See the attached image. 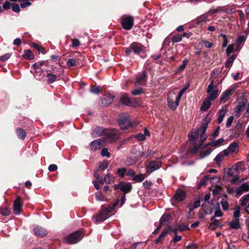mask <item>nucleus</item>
<instances>
[{"label": "nucleus", "mask_w": 249, "mask_h": 249, "mask_svg": "<svg viewBox=\"0 0 249 249\" xmlns=\"http://www.w3.org/2000/svg\"><path fill=\"white\" fill-rule=\"evenodd\" d=\"M83 230L75 231L65 237V241L68 244H74L79 242L84 237Z\"/></svg>", "instance_id": "obj_1"}, {"label": "nucleus", "mask_w": 249, "mask_h": 249, "mask_svg": "<svg viewBox=\"0 0 249 249\" xmlns=\"http://www.w3.org/2000/svg\"><path fill=\"white\" fill-rule=\"evenodd\" d=\"M117 121L120 128L122 130L127 129L132 125L130 117L125 113L120 114L118 116Z\"/></svg>", "instance_id": "obj_2"}, {"label": "nucleus", "mask_w": 249, "mask_h": 249, "mask_svg": "<svg viewBox=\"0 0 249 249\" xmlns=\"http://www.w3.org/2000/svg\"><path fill=\"white\" fill-rule=\"evenodd\" d=\"M145 47L141 43L134 42L130 44L129 47L125 49V55L129 56L131 54L132 51L135 54L140 55L141 53L144 51Z\"/></svg>", "instance_id": "obj_3"}, {"label": "nucleus", "mask_w": 249, "mask_h": 249, "mask_svg": "<svg viewBox=\"0 0 249 249\" xmlns=\"http://www.w3.org/2000/svg\"><path fill=\"white\" fill-rule=\"evenodd\" d=\"M121 22L124 29L129 30L134 24V18L131 16L124 15L122 17Z\"/></svg>", "instance_id": "obj_4"}, {"label": "nucleus", "mask_w": 249, "mask_h": 249, "mask_svg": "<svg viewBox=\"0 0 249 249\" xmlns=\"http://www.w3.org/2000/svg\"><path fill=\"white\" fill-rule=\"evenodd\" d=\"M148 76L145 71L138 73L136 76V83L142 86H144L147 81Z\"/></svg>", "instance_id": "obj_5"}, {"label": "nucleus", "mask_w": 249, "mask_h": 249, "mask_svg": "<svg viewBox=\"0 0 249 249\" xmlns=\"http://www.w3.org/2000/svg\"><path fill=\"white\" fill-rule=\"evenodd\" d=\"M23 204L21 197L18 196L13 204V211L16 214H20L22 210Z\"/></svg>", "instance_id": "obj_6"}, {"label": "nucleus", "mask_w": 249, "mask_h": 249, "mask_svg": "<svg viewBox=\"0 0 249 249\" xmlns=\"http://www.w3.org/2000/svg\"><path fill=\"white\" fill-rule=\"evenodd\" d=\"M161 166V161L152 160L150 161L146 167V172L149 174L159 169Z\"/></svg>", "instance_id": "obj_7"}, {"label": "nucleus", "mask_w": 249, "mask_h": 249, "mask_svg": "<svg viewBox=\"0 0 249 249\" xmlns=\"http://www.w3.org/2000/svg\"><path fill=\"white\" fill-rule=\"evenodd\" d=\"M208 114L203 119L201 125L198 128L196 132H198V134L200 133L201 134H206L205 132L208 127V125L210 122V118H208Z\"/></svg>", "instance_id": "obj_8"}, {"label": "nucleus", "mask_w": 249, "mask_h": 249, "mask_svg": "<svg viewBox=\"0 0 249 249\" xmlns=\"http://www.w3.org/2000/svg\"><path fill=\"white\" fill-rule=\"evenodd\" d=\"M235 90V89L234 88H232L231 89H228L224 91L220 98V103H224L226 102Z\"/></svg>", "instance_id": "obj_9"}, {"label": "nucleus", "mask_w": 249, "mask_h": 249, "mask_svg": "<svg viewBox=\"0 0 249 249\" xmlns=\"http://www.w3.org/2000/svg\"><path fill=\"white\" fill-rule=\"evenodd\" d=\"M46 71L48 72L46 77L47 78V83L49 84L53 83L56 80L60 79V74H54L52 73L51 70H46Z\"/></svg>", "instance_id": "obj_10"}, {"label": "nucleus", "mask_w": 249, "mask_h": 249, "mask_svg": "<svg viewBox=\"0 0 249 249\" xmlns=\"http://www.w3.org/2000/svg\"><path fill=\"white\" fill-rule=\"evenodd\" d=\"M121 184L122 185L120 186V190L123 195H126L132 191L133 187L131 183L121 181Z\"/></svg>", "instance_id": "obj_11"}, {"label": "nucleus", "mask_w": 249, "mask_h": 249, "mask_svg": "<svg viewBox=\"0 0 249 249\" xmlns=\"http://www.w3.org/2000/svg\"><path fill=\"white\" fill-rule=\"evenodd\" d=\"M106 140L98 139L92 141L90 144V146L92 150L96 151L98 149L101 148L102 146H104Z\"/></svg>", "instance_id": "obj_12"}, {"label": "nucleus", "mask_w": 249, "mask_h": 249, "mask_svg": "<svg viewBox=\"0 0 249 249\" xmlns=\"http://www.w3.org/2000/svg\"><path fill=\"white\" fill-rule=\"evenodd\" d=\"M247 101L246 100V101H242L239 103L238 105L234 109L235 112V116L236 117H239V116L241 115V113L245 109L246 105H247Z\"/></svg>", "instance_id": "obj_13"}, {"label": "nucleus", "mask_w": 249, "mask_h": 249, "mask_svg": "<svg viewBox=\"0 0 249 249\" xmlns=\"http://www.w3.org/2000/svg\"><path fill=\"white\" fill-rule=\"evenodd\" d=\"M180 100L178 99L177 97H176L175 102L173 98H171L168 95L167 96V104L168 107L173 110H175L177 107L179 105Z\"/></svg>", "instance_id": "obj_14"}, {"label": "nucleus", "mask_w": 249, "mask_h": 249, "mask_svg": "<svg viewBox=\"0 0 249 249\" xmlns=\"http://www.w3.org/2000/svg\"><path fill=\"white\" fill-rule=\"evenodd\" d=\"M187 196L186 193L180 189H178L175 193L173 198L176 200L181 202Z\"/></svg>", "instance_id": "obj_15"}, {"label": "nucleus", "mask_w": 249, "mask_h": 249, "mask_svg": "<svg viewBox=\"0 0 249 249\" xmlns=\"http://www.w3.org/2000/svg\"><path fill=\"white\" fill-rule=\"evenodd\" d=\"M119 133L116 131L105 134V138L110 142L118 140L119 138Z\"/></svg>", "instance_id": "obj_16"}, {"label": "nucleus", "mask_w": 249, "mask_h": 249, "mask_svg": "<svg viewBox=\"0 0 249 249\" xmlns=\"http://www.w3.org/2000/svg\"><path fill=\"white\" fill-rule=\"evenodd\" d=\"M192 35L191 32H183L182 34H177L172 37L171 40L173 43L180 42L182 37H186L189 38Z\"/></svg>", "instance_id": "obj_17"}, {"label": "nucleus", "mask_w": 249, "mask_h": 249, "mask_svg": "<svg viewBox=\"0 0 249 249\" xmlns=\"http://www.w3.org/2000/svg\"><path fill=\"white\" fill-rule=\"evenodd\" d=\"M120 100L123 105L125 106L129 107H132L133 106L132 100L129 97L127 93H124L122 94Z\"/></svg>", "instance_id": "obj_18"}, {"label": "nucleus", "mask_w": 249, "mask_h": 249, "mask_svg": "<svg viewBox=\"0 0 249 249\" xmlns=\"http://www.w3.org/2000/svg\"><path fill=\"white\" fill-rule=\"evenodd\" d=\"M34 234L37 236L42 237L47 234V231L43 228L37 226L34 229Z\"/></svg>", "instance_id": "obj_19"}, {"label": "nucleus", "mask_w": 249, "mask_h": 249, "mask_svg": "<svg viewBox=\"0 0 249 249\" xmlns=\"http://www.w3.org/2000/svg\"><path fill=\"white\" fill-rule=\"evenodd\" d=\"M109 215H106L102 211H101L97 215L93 216V219H94L95 223H101L106 220Z\"/></svg>", "instance_id": "obj_20"}, {"label": "nucleus", "mask_w": 249, "mask_h": 249, "mask_svg": "<svg viewBox=\"0 0 249 249\" xmlns=\"http://www.w3.org/2000/svg\"><path fill=\"white\" fill-rule=\"evenodd\" d=\"M114 98V96L109 94L107 97L102 99L101 101L99 103V105L103 106H107L113 102Z\"/></svg>", "instance_id": "obj_21"}, {"label": "nucleus", "mask_w": 249, "mask_h": 249, "mask_svg": "<svg viewBox=\"0 0 249 249\" xmlns=\"http://www.w3.org/2000/svg\"><path fill=\"white\" fill-rule=\"evenodd\" d=\"M246 40V36L244 35H240L238 36V37L235 40V45L236 47V50L239 51L242 46L244 44Z\"/></svg>", "instance_id": "obj_22"}, {"label": "nucleus", "mask_w": 249, "mask_h": 249, "mask_svg": "<svg viewBox=\"0 0 249 249\" xmlns=\"http://www.w3.org/2000/svg\"><path fill=\"white\" fill-rule=\"evenodd\" d=\"M228 111V110L227 105H224L222 107V109L219 111L218 117L217 118V123L218 124H221L222 122L223 119Z\"/></svg>", "instance_id": "obj_23"}, {"label": "nucleus", "mask_w": 249, "mask_h": 249, "mask_svg": "<svg viewBox=\"0 0 249 249\" xmlns=\"http://www.w3.org/2000/svg\"><path fill=\"white\" fill-rule=\"evenodd\" d=\"M172 228L170 226H168L165 228L163 231L161 232V233L159 237L155 241V243L156 244H158L160 242H162L166 235L167 233L169 231V230H171Z\"/></svg>", "instance_id": "obj_24"}, {"label": "nucleus", "mask_w": 249, "mask_h": 249, "mask_svg": "<svg viewBox=\"0 0 249 249\" xmlns=\"http://www.w3.org/2000/svg\"><path fill=\"white\" fill-rule=\"evenodd\" d=\"M106 133V129H104L101 127H97L92 133V136L93 137L95 138L97 137H100L102 135L105 136V134Z\"/></svg>", "instance_id": "obj_25"}, {"label": "nucleus", "mask_w": 249, "mask_h": 249, "mask_svg": "<svg viewBox=\"0 0 249 249\" xmlns=\"http://www.w3.org/2000/svg\"><path fill=\"white\" fill-rule=\"evenodd\" d=\"M201 208L204 213L206 214H211L213 212V209L210 202H205L202 204Z\"/></svg>", "instance_id": "obj_26"}, {"label": "nucleus", "mask_w": 249, "mask_h": 249, "mask_svg": "<svg viewBox=\"0 0 249 249\" xmlns=\"http://www.w3.org/2000/svg\"><path fill=\"white\" fill-rule=\"evenodd\" d=\"M207 98L209 100L213 101L215 100L219 95V90L217 85L215 86L214 90L212 91Z\"/></svg>", "instance_id": "obj_27"}, {"label": "nucleus", "mask_w": 249, "mask_h": 249, "mask_svg": "<svg viewBox=\"0 0 249 249\" xmlns=\"http://www.w3.org/2000/svg\"><path fill=\"white\" fill-rule=\"evenodd\" d=\"M225 12L227 13H231V11L229 10L228 9H225L222 7H217L215 9H211L208 13V15H212L213 14H215L219 12Z\"/></svg>", "instance_id": "obj_28"}, {"label": "nucleus", "mask_w": 249, "mask_h": 249, "mask_svg": "<svg viewBox=\"0 0 249 249\" xmlns=\"http://www.w3.org/2000/svg\"><path fill=\"white\" fill-rule=\"evenodd\" d=\"M198 137V132H191L188 135L189 140L192 144H194Z\"/></svg>", "instance_id": "obj_29"}, {"label": "nucleus", "mask_w": 249, "mask_h": 249, "mask_svg": "<svg viewBox=\"0 0 249 249\" xmlns=\"http://www.w3.org/2000/svg\"><path fill=\"white\" fill-rule=\"evenodd\" d=\"M48 65V61H40L34 64L32 66V68L35 70L39 69L42 66Z\"/></svg>", "instance_id": "obj_30"}, {"label": "nucleus", "mask_w": 249, "mask_h": 249, "mask_svg": "<svg viewBox=\"0 0 249 249\" xmlns=\"http://www.w3.org/2000/svg\"><path fill=\"white\" fill-rule=\"evenodd\" d=\"M211 100L206 98L202 103L200 109L202 111H207L211 106Z\"/></svg>", "instance_id": "obj_31"}, {"label": "nucleus", "mask_w": 249, "mask_h": 249, "mask_svg": "<svg viewBox=\"0 0 249 249\" xmlns=\"http://www.w3.org/2000/svg\"><path fill=\"white\" fill-rule=\"evenodd\" d=\"M16 133L18 137L21 140H24L26 137V132L25 130L22 128H18L17 129Z\"/></svg>", "instance_id": "obj_32"}, {"label": "nucleus", "mask_w": 249, "mask_h": 249, "mask_svg": "<svg viewBox=\"0 0 249 249\" xmlns=\"http://www.w3.org/2000/svg\"><path fill=\"white\" fill-rule=\"evenodd\" d=\"M231 229H238L240 227V224L239 219H235V220H232L229 223Z\"/></svg>", "instance_id": "obj_33"}, {"label": "nucleus", "mask_w": 249, "mask_h": 249, "mask_svg": "<svg viewBox=\"0 0 249 249\" xmlns=\"http://www.w3.org/2000/svg\"><path fill=\"white\" fill-rule=\"evenodd\" d=\"M214 178H211L209 175H206L204 178L200 179V183L198 185L197 188L200 189L202 186L206 184V182L209 179H213Z\"/></svg>", "instance_id": "obj_34"}, {"label": "nucleus", "mask_w": 249, "mask_h": 249, "mask_svg": "<svg viewBox=\"0 0 249 249\" xmlns=\"http://www.w3.org/2000/svg\"><path fill=\"white\" fill-rule=\"evenodd\" d=\"M23 57L27 59L32 60L34 59L35 56L34 53L30 50H25L24 51V54Z\"/></svg>", "instance_id": "obj_35"}, {"label": "nucleus", "mask_w": 249, "mask_h": 249, "mask_svg": "<svg viewBox=\"0 0 249 249\" xmlns=\"http://www.w3.org/2000/svg\"><path fill=\"white\" fill-rule=\"evenodd\" d=\"M238 147L239 145L237 142H233L230 144L228 150L231 153H235L238 151Z\"/></svg>", "instance_id": "obj_36"}, {"label": "nucleus", "mask_w": 249, "mask_h": 249, "mask_svg": "<svg viewBox=\"0 0 249 249\" xmlns=\"http://www.w3.org/2000/svg\"><path fill=\"white\" fill-rule=\"evenodd\" d=\"M30 45L33 48L39 52H41L43 54H44L46 53L45 49L43 47L38 45L36 43L32 42Z\"/></svg>", "instance_id": "obj_37"}, {"label": "nucleus", "mask_w": 249, "mask_h": 249, "mask_svg": "<svg viewBox=\"0 0 249 249\" xmlns=\"http://www.w3.org/2000/svg\"><path fill=\"white\" fill-rule=\"evenodd\" d=\"M234 44H231L229 45L226 49V53L227 56H229L231 53L237 52L236 48L234 49Z\"/></svg>", "instance_id": "obj_38"}, {"label": "nucleus", "mask_w": 249, "mask_h": 249, "mask_svg": "<svg viewBox=\"0 0 249 249\" xmlns=\"http://www.w3.org/2000/svg\"><path fill=\"white\" fill-rule=\"evenodd\" d=\"M236 56V54H232L229 57L225 63L226 67L229 68L231 67Z\"/></svg>", "instance_id": "obj_39"}, {"label": "nucleus", "mask_w": 249, "mask_h": 249, "mask_svg": "<svg viewBox=\"0 0 249 249\" xmlns=\"http://www.w3.org/2000/svg\"><path fill=\"white\" fill-rule=\"evenodd\" d=\"M172 219V216L170 214H164L160 219V223L162 225L163 222H167Z\"/></svg>", "instance_id": "obj_40"}, {"label": "nucleus", "mask_w": 249, "mask_h": 249, "mask_svg": "<svg viewBox=\"0 0 249 249\" xmlns=\"http://www.w3.org/2000/svg\"><path fill=\"white\" fill-rule=\"evenodd\" d=\"M145 178V176L144 174H140L138 175H135L132 178V180L137 182H141Z\"/></svg>", "instance_id": "obj_41"}, {"label": "nucleus", "mask_w": 249, "mask_h": 249, "mask_svg": "<svg viewBox=\"0 0 249 249\" xmlns=\"http://www.w3.org/2000/svg\"><path fill=\"white\" fill-rule=\"evenodd\" d=\"M114 209L110 205H108L107 207H105L104 205L102 206V211L105 213L106 215H109V213L111 212Z\"/></svg>", "instance_id": "obj_42"}, {"label": "nucleus", "mask_w": 249, "mask_h": 249, "mask_svg": "<svg viewBox=\"0 0 249 249\" xmlns=\"http://www.w3.org/2000/svg\"><path fill=\"white\" fill-rule=\"evenodd\" d=\"M220 224L218 220H214L213 222H211L209 226L208 229L212 231H214L216 229L217 227H219Z\"/></svg>", "instance_id": "obj_43"}, {"label": "nucleus", "mask_w": 249, "mask_h": 249, "mask_svg": "<svg viewBox=\"0 0 249 249\" xmlns=\"http://www.w3.org/2000/svg\"><path fill=\"white\" fill-rule=\"evenodd\" d=\"M0 211L1 214L4 216H8L11 213L10 208L6 207H1L0 208Z\"/></svg>", "instance_id": "obj_44"}, {"label": "nucleus", "mask_w": 249, "mask_h": 249, "mask_svg": "<svg viewBox=\"0 0 249 249\" xmlns=\"http://www.w3.org/2000/svg\"><path fill=\"white\" fill-rule=\"evenodd\" d=\"M223 215V213L221 211L220 205L218 203H217L215 206V211L214 212V217H220Z\"/></svg>", "instance_id": "obj_45"}, {"label": "nucleus", "mask_w": 249, "mask_h": 249, "mask_svg": "<svg viewBox=\"0 0 249 249\" xmlns=\"http://www.w3.org/2000/svg\"><path fill=\"white\" fill-rule=\"evenodd\" d=\"M104 181L107 184L110 183L114 181V177L109 173L107 174L104 177Z\"/></svg>", "instance_id": "obj_46"}, {"label": "nucleus", "mask_w": 249, "mask_h": 249, "mask_svg": "<svg viewBox=\"0 0 249 249\" xmlns=\"http://www.w3.org/2000/svg\"><path fill=\"white\" fill-rule=\"evenodd\" d=\"M224 157L222 155V152H220L218 154L214 159V160L216 162L218 165H220L221 161L223 160Z\"/></svg>", "instance_id": "obj_47"}, {"label": "nucleus", "mask_w": 249, "mask_h": 249, "mask_svg": "<svg viewBox=\"0 0 249 249\" xmlns=\"http://www.w3.org/2000/svg\"><path fill=\"white\" fill-rule=\"evenodd\" d=\"M188 63V60L187 59H184L183 61L182 64L177 69V72H179L180 71H182L185 68L186 65Z\"/></svg>", "instance_id": "obj_48"}, {"label": "nucleus", "mask_w": 249, "mask_h": 249, "mask_svg": "<svg viewBox=\"0 0 249 249\" xmlns=\"http://www.w3.org/2000/svg\"><path fill=\"white\" fill-rule=\"evenodd\" d=\"M34 77L38 80H40L43 77V70L41 69L40 71H36L34 73Z\"/></svg>", "instance_id": "obj_49"}, {"label": "nucleus", "mask_w": 249, "mask_h": 249, "mask_svg": "<svg viewBox=\"0 0 249 249\" xmlns=\"http://www.w3.org/2000/svg\"><path fill=\"white\" fill-rule=\"evenodd\" d=\"M127 171L126 168L124 167L118 168L117 170V173L121 178L124 177Z\"/></svg>", "instance_id": "obj_50"}, {"label": "nucleus", "mask_w": 249, "mask_h": 249, "mask_svg": "<svg viewBox=\"0 0 249 249\" xmlns=\"http://www.w3.org/2000/svg\"><path fill=\"white\" fill-rule=\"evenodd\" d=\"M212 152V149L210 148L207 149L205 151H201L199 153L200 159L204 158L205 156L209 155Z\"/></svg>", "instance_id": "obj_51"}, {"label": "nucleus", "mask_w": 249, "mask_h": 249, "mask_svg": "<svg viewBox=\"0 0 249 249\" xmlns=\"http://www.w3.org/2000/svg\"><path fill=\"white\" fill-rule=\"evenodd\" d=\"M108 164L109 163L107 160H104L100 163L99 168L103 171L107 168Z\"/></svg>", "instance_id": "obj_52"}, {"label": "nucleus", "mask_w": 249, "mask_h": 249, "mask_svg": "<svg viewBox=\"0 0 249 249\" xmlns=\"http://www.w3.org/2000/svg\"><path fill=\"white\" fill-rule=\"evenodd\" d=\"M234 212H233V217L235 219H238L240 215V208L239 206H237L234 208Z\"/></svg>", "instance_id": "obj_53"}, {"label": "nucleus", "mask_w": 249, "mask_h": 249, "mask_svg": "<svg viewBox=\"0 0 249 249\" xmlns=\"http://www.w3.org/2000/svg\"><path fill=\"white\" fill-rule=\"evenodd\" d=\"M220 129V126H217L214 132L212 134L211 138L210 139L211 141L213 140L218 136L219 134V131Z\"/></svg>", "instance_id": "obj_54"}, {"label": "nucleus", "mask_w": 249, "mask_h": 249, "mask_svg": "<svg viewBox=\"0 0 249 249\" xmlns=\"http://www.w3.org/2000/svg\"><path fill=\"white\" fill-rule=\"evenodd\" d=\"M189 87V84H188L187 85H186L185 87H184L182 89H181L177 95V97L178 98V99L180 100L182 96L183 95V93L185 92V91L188 89Z\"/></svg>", "instance_id": "obj_55"}, {"label": "nucleus", "mask_w": 249, "mask_h": 249, "mask_svg": "<svg viewBox=\"0 0 249 249\" xmlns=\"http://www.w3.org/2000/svg\"><path fill=\"white\" fill-rule=\"evenodd\" d=\"M90 91L95 94H99L101 91L100 88L97 86H91Z\"/></svg>", "instance_id": "obj_56"}, {"label": "nucleus", "mask_w": 249, "mask_h": 249, "mask_svg": "<svg viewBox=\"0 0 249 249\" xmlns=\"http://www.w3.org/2000/svg\"><path fill=\"white\" fill-rule=\"evenodd\" d=\"M244 167V164L242 162H238L235 164L234 166V170L236 171L239 170H242Z\"/></svg>", "instance_id": "obj_57"}, {"label": "nucleus", "mask_w": 249, "mask_h": 249, "mask_svg": "<svg viewBox=\"0 0 249 249\" xmlns=\"http://www.w3.org/2000/svg\"><path fill=\"white\" fill-rule=\"evenodd\" d=\"M80 41L77 38H73L72 39L71 47L76 48L80 45Z\"/></svg>", "instance_id": "obj_58"}, {"label": "nucleus", "mask_w": 249, "mask_h": 249, "mask_svg": "<svg viewBox=\"0 0 249 249\" xmlns=\"http://www.w3.org/2000/svg\"><path fill=\"white\" fill-rule=\"evenodd\" d=\"M143 93H144V90L141 88L135 89L131 91V93L133 95H139Z\"/></svg>", "instance_id": "obj_59"}, {"label": "nucleus", "mask_w": 249, "mask_h": 249, "mask_svg": "<svg viewBox=\"0 0 249 249\" xmlns=\"http://www.w3.org/2000/svg\"><path fill=\"white\" fill-rule=\"evenodd\" d=\"M220 36L223 37V43H222V47L225 48L227 46L228 44V39L226 36L224 34H220Z\"/></svg>", "instance_id": "obj_60"}, {"label": "nucleus", "mask_w": 249, "mask_h": 249, "mask_svg": "<svg viewBox=\"0 0 249 249\" xmlns=\"http://www.w3.org/2000/svg\"><path fill=\"white\" fill-rule=\"evenodd\" d=\"M221 204L224 211H227L228 209L229 205L227 201L222 199L221 201Z\"/></svg>", "instance_id": "obj_61"}, {"label": "nucleus", "mask_w": 249, "mask_h": 249, "mask_svg": "<svg viewBox=\"0 0 249 249\" xmlns=\"http://www.w3.org/2000/svg\"><path fill=\"white\" fill-rule=\"evenodd\" d=\"M221 190V187L216 186L212 191V194L214 196L218 195Z\"/></svg>", "instance_id": "obj_62"}, {"label": "nucleus", "mask_w": 249, "mask_h": 249, "mask_svg": "<svg viewBox=\"0 0 249 249\" xmlns=\"http://www.w3.org/2000/svg\"><path fill=\"white\" fill-rule=\"evenodd\" d=\"M135 163V160H133L132 158L130 157L127 158L125 160V164L127 166L132 165Z\"/></svg>", "instance_id": "obj_63"}, {"label": "nucleus", "mask_w": 249, "mask_h": 249, "mask_svg": "<svg viewBox=\"0 0 249 249\" xmlns=\"http://www.w3.org/2000/svg\"><path fill=\"white\" fill-rule=\"evenodd\" d=\"M242 238L243 240L246 241L247 243L249 245V229L248 232V235L245 233H243L242 235Z\"/></svg>", "instance_id": "obj_64"}]
</instances>
